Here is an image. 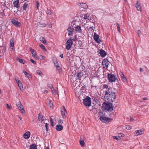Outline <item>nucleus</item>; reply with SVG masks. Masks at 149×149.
I'll return each mask as SVG.
<instances>
[{
    "label": "nucleus",
    "mask_w": 149,
    "mask_h": 149,
    "mask_svg": "<svg viewBox=\"0 0 149 149\" xmlns=\"http://www.w3.org/2000/svg\"><path fill=\"white\" fill-rule=\"evenodd\" d=\"M45 93H48V91L46 90H45L44 91Z\"/></svg>",
    "instance_id": "obj_61"
},
{
    "label": "nucleus",
    "mask_w": 149,
    "mask_h": 149,
    "mask_svg": "<svg viewBox=\"0 0 149 149\" xmlns=\"http://www.w3.org/2000/svg\"><path fill=\"white\" fill-rule=\"evenodd\" d=\"M38 119L39 121H41V122L42 123H44V122L43 121L44 120L43 119V117H42V116L39 115Z\"/></svg>",
    "instance_id": "obj_35"
},
{
    "label": "nucleus",
    "mask_w": 149,
    "mask_h": 149,
    "mask_svg": "<svg viewBox=\"0 0 149 149\" xmlns=\"http://www.w3.org/2000/svg\"><path fill=\"white\" fill-rule=\"evenodd\" d=\"M82 19L89 20L90 19L91 17L88 14H85L82 15Z\"/></svg>",
    "instance_id": "obj_23"
},
{
    "label": "nucleus",
    "mask_w": 149,
    "mask_h": 149,
    "mask_svg": "<svg viewBox=\"0 0 149 149\" xmlns=\"http://www.w3.org/2000/svg\"><path fill=\"white\" fill-rule=\"evenodd\" d=\"M18 61L19 62L21 63H23V60L22 59L19 58L18 60Z\"/></svg>",
    "instance_id": "obj_56"
},
{
    "label": "nucleus",
    "mask_w": 149,
    "mask_h": 149,
    "mask_svg": "<svg viewBox=\"0 0 149 149\" xmlns=\"http://www.w3.org/2000/svg\"><path fill=\"white\" fill-rule=\"evenodd\" d=\"M23 72L24 73V74L29 79H30L31 78V77L30 74L27 72L26 71L23 70Z\"/></svg>",
    "instance_id": "obj_24"
},
{
    "label": "nucleus",
    "mask_w": 149,
    "mask_h": 149,
    "mask_svg": "<svg viewBox=\"0 0 149 149\" xmlns=\"http://www.w3.org/2000/svg\"><path fill=\"white\" fill-rule=\"evenodd\" d=\"M102 87L105 92L104 96H106L107 97L109 95H111L112 93H113V94H115L109 86L106 84H103Z\"/></svg>",
    "instance_id": "obj_1"
},
{
    "label": "nucleus",
    "mask_w": 149,
    "mask_h": 149,
    "mask_svg": "<svg viewBox=\"0 0 149 149\" xmlns=\"http://www.w3.org/2000/svg\"><path fill=\"white\" fill-rule=\"evenodd\" d=\"M63 128V126L61 125H57L56 126V129L57 131L61 130Z\"/></svg>",
    "instance_id": "obj_25"
},
{
    "label": "nucleus",
    "mask_w": 149,
    "mask_h": 149,
    "mask_svg": "<svg viewBox=\"0 0 149 149\" xmlns=\"http://www.w3.org/2000/svg\"><path fill=\"white\" fill-rule=\"evenodd\" d=\"M29 50L32 54L34 52H35L34 49H32L31 47L30 48Z\"/></svg>",
    "instance_id": "obj_50"
},
{
    "label": "nucleus",
    "mask_w": 149,
    "mask_h": 149,
    "mask_svg": "<svg viewBox=\"0 0 149 149\" xmlns=\"http://www.w3.org/2000/svg\"><path fill=\"white\" fill-rule=\"evenodd\" d=\"M63 120H61V119H59L58 121V123L59 125L62 124L63 123Z\"/></svg>",
    "instance_id": "obj_47"
},
{
    "label": "nucleus",
    "mask_w": 149,
    "mask_h": 149,
    "mask_svg": "<svg viewBox=\"0 0 149 149\" xmlns=\"http://www.w3.org/2000/svg\"><path fill=\"white\" fill-rule=\"evenodd\" d=\"M48 99L49 100V101L48 104H49V107L51 108H52L53 105V104L52 102V100L51 99H50V98L49 97L48 98Z\"/></svg>",
    "instance_id": "obj_29"
},
{
    "label": "nucleus",
    "mask_w": 149,
    "mask_h": 149,
    "mask_svg": "<svg viewBox=\"0 0 149 149\" xmlns=\"http://www.w3.org/2000/svg\"><path fill=\"white\" fill-rule=\"evenodd\" d=\"M140 70L141 72H142L143 71V68H140Z\"/></svg>",
    "instance_id": "obj_62"
},
{
    "label": "nucleus",
    "mask_w": 149,
    "mask_h": 149,
    "mask_svg": "<svg viewBox=\"0 0 149 149\" xmlns=\"http://www.w3.org/2000/svg\"><path fill=\"white\" fill-rule=\"evenodd\" d=\"M100 54L101 56L102 57L105 56L106 54V53L103 50H100Z\"/></svg>",
    "instance_id": "obj_28"
},
{
    "label": "nucleus",
    "mask_w": 149,
    "mask_h": 149,
    "mask_svg": "<svg viewBox=\"0 0 149 149\" xmlns=\"http://www.w3.org/2000/svg\"><path fill=\"white\" fill-rule=\"evenodd\" d=\"M44 58V56L42 55H40L38 57V58L37 59H39L40 60H41L43 59Z\"/></svg>",
    "instance_id": "obj_40"
},
{
    "label": "nucleus",
    "mask_w": 149,
    "mask_h": 149,
    "mask_svg": "<svg viewBox=\"0 0 149 149\" xmlns=\"http://www.w3.org/2000/svg\"><path fill=\"white\" fill-rule=\"evenodd\" d=\"M143 99L144 100H148V98L146 97L143 98Z\"/></svg>",
    "instance_id": "obj_63"
},
{
    "label": "nucleus",
    "mask_w": 149,
    "mask_h": 149,
    "mask_svg": "<svg viewBox=\"0 0 149 149\" xmlns=\"http://www.w3.org/2000/svg\"><path fill=\"white\" fill-rule=\"evenodd\" d=\"M36 6L37 8V9H38V7L39 6V3L38 2V1H36Z\"/></svg>",
    "instance_id": "obj_52"
},
{
    "label": "nucleus",
    "mask_w": 149,
    "mask_h": 149,
    "mask_svg": "<svg viewBox=\"0 0 149 149\" xmlns=\"http://www.w3.org/2000/svg\"><path fill=\"white\" fill-rule=\"evenodd\" d=\"M46 13L47 15H51L52 13L50 10H49L48 9H47V11H46Z\"/></svg>",
    "instance_id": "obj_39"
},
{
    "label": "nucleus",
    "mask_w": 149,
    "mask_h": 149,
    "mask_svg": "<svg viewBox=\"0 0 149 149\" xmlns=\"http://www.w3.org/2000/svg\"><path fill=\"white\" fill-rule=\"evenodd\" d=\"M113 137L114 139H116L118 141H120L121 140L120 138H118L116 136H113Z\"/></svg>",
    "instance_id": "obj_44"
},
{
    "label": "nucleus",
    "mask_w": 149,
    "mask_h": 149,
    "mask_svg": "<svg viewBox=\"0 0 149 149\" xmlns=\"http://www.w3.org/2000/svg\"><path fill=\"white\" fill-rule=\"evenodd\" d=\"M75 30L76 31L79 32H80L81 31V27L79 26H77L75 28Z\"/></svg>",
    "instance_id": "obj_32"
},
{
    "label": "nucleus",
    "mask_w": 149,
    "mask_h": 149,
    "mask_svg": "<svg viewBox=\"0 0 149 149\" xmlns=\"http://www.w3.org/2000/svg\"><path fill=\"white\" fill-rule=\"evenodd\" d=\"M28 6V4L25 3L23 5L22 7V8L23 10H25L27 8Z\"/></svg>",
    "instance_id": "obj_36"
},
{
    "label": "nucleus",
    "mask_w": 149,
    "mask_h": 149,
    "mask_svg": "<svg viewBox=\"0 0 149 149\" xmlns=\"http://www.w3.org/2000/svg\"><path fill=\"white\" fill-rule=\"evenodd\" d=\"M100 120L104 123H106L110 121L111 119L108 117L104 116H101L100 118Z\"/></svg>",
    "instance_id": "obj_12"
},
{
    "label": "nucleus",
    "mask_w": 149,
    "mask_h": 149,
    "mask_svg": "<svg viewBox=\"0 0 149 149\" xmlns=\"http://www.w3.org/2000/svg\"><path fill=\"white\" fill-rule=\"evenodd\" d=\"M7 108L8 109H10L12 108V107L10 105H9L8 104H6Z\"/></svg>",
    "instance_id": "obj_45"
},
{
    "label": "nucleus",
    "mask_w": 149,
    "mask_h": 149,
    "mask_svg": "<svg viewBox=\"0 0 149 149\" xmlns=\"http://www.w3.org/2000/svg\"><path fill=\"white\" fill-rule=\"evenodd\" d=\"M54 65L57 70H59L60 69V68L59 66V65L58 62L55 63Z\"/></svg>",
    "instance_id": "obj_38"
},
{
    "label": "nucleus",
    "mask_w": 149,
    "mask_h": 149,
    "mask_svg": "<svg viewBox=\"0 0 149 149\" xmlns=\"http://www.w3.org/2000/svg\"><path fill=\"white\" fill-rule=\"evenodd\" d=\"M11 22L14 25L17 27H20L21 25L20 22L15 19H12Z\"/></svg>",
    "instance_id": "obj_14"
},
{
    "label": "nucleus",
    "mask_w": 149,
    "mask_h": 149,
    "mask_svg": "<svg viewBox=\"0 0 149 149\" xmlns=\"http://www.w3.org/2000/svg\"><path fill=\"white\" fill-rule=\"evenodd\" d=\"M124 134L122 133H120L118 134V136L119 138L120 137H124Z\"/></svg>",
    "instance_id": "obj_49"
},
{
    "label": "nucleus",
    "mask_w": 149,
    "mask_h": 149,
    "mask_svg": "<svg viewBox=\"0 0 149 149\" xmlns=\"http://www.w3.org/2000/svg\"><path fill=\"white\" fill-rule=\"evenodd\" d=\"M29 149H37V146L35 144H32L29 146Z\"/></svg>",
    "instance_id": "obj_30"
},
{
    "label": "nucleus",
    "mask_w": 149,
    "mask_h": 149,
    "mask_svg": "<svg viewBox=\"0 0 149 149\" xmlns=\"http://www.w3.org/2000/svg\"><path fill=\"white\" fill-rule=\"evenodd\" d=\"M100 99L95 97L94 99V108L97 109L100 107L101 105Z\"/></svg>",
    "instance_id": "obj_4"
},
{
    "label": "nucleus",
    "mask_w": 149,
    "mask_h": 149,
    "mask_svg": "<svg viewBox=\"0 0 149 149\" xmlns=\"http://www.w3.org/2000/svg\"><path fill=\"white\" fill-rule=\"evenodd\" d=\"M136 136H138L139 135H141L143 134V131L142 130H136L135 131Z\"/></svg>",
    "instance_id": "obj_27"
},
{
    "label": "nucleus",
    "mask_w": 149,
    "mask_h": 149,
    "mask_svg": "<svg viewBox=\"0 0 149 149\" xmlns=\"http://www.w3.org/2000/svg\"><path fill=\"white\" fill-rule=\"evenodd\" d=\"M61 115L62 118L65 119V113H66V111L65 107L63 106H62L61 109Z\"/></svg>",
    "instance_id": "obj_15"
},
{
    "label": "nucleus",
    "mask_w": 149,
    "mask_h": 149,
    "mask_svg": "<svg viewBox=\"0 0 149 149\" xmlns=\"http://www.w3.org/2000/svg\"><path fill=\"white\" fill-rule=\"evenodd\" d=\"M60 57L61 58H63V54H61L60 55Z\"/></svg>",
    "instance_id": "obj_64"
},
{
    "label": "nucleus",
    "mask_w": 149,
    "mask_h": 149,
    "mask_svg": "<svg viewBox=\"0 0 149 149\" xmlns=\"http://www.w3.org/2000/svg\"><path fill=\"white\" fill-rule=\"evenodd\" d=\"M48 86L51 89L53 88V87L52 85H50V86Z\"/></svg>",
    "instance_id": "obj_60"
},
{
    "label": "nucleus",
    "mask_w": 149,
    "mask_h": 149,
    "mask_svg": "<svg viewBox=\"0 0 149 149\" xmlns=\"http://www.w3.org/2000/svg\"><path fill=\"white\" fill-rule=\"evenodd\" d=\"M113 106L111 103L104 102L102 104V109L109 111H111L113 110Z\"/></svg>",
    "instance_id": "obj_2"
},
{
    "label": "nucleus",
    "mask_w": 149,
    "mask_h": 149,
    "mask_svg": "<svg viewBox=\"0 0 149 149\" xmlns=\"http://www.w3.org/2000/svg\"><path fill=\"white\" fill-rule=\"evenodd\" d=\"M137 33L138 34V36L139 37H140L141 36V31H140V30H138L137 31Z\"/></svg>",
    "instance_id": "obj_51"
},
{
    "label": "nucleus",
    "mask_w": 149,
    "mask_h": 149,
    "mask_svg": "<svg viewBox=\"0 0 149 149\" xmlns=\"http://www.w3.org/2000/svg\"><path fill=\"white\" fill-rule=\"evenodd\" d=\"M30 61L34 64H36V62L32 59H31Z\"/></svg>",
    "instance_id": "obj_54"
},
{
    "label": "nucleus",
    "mask_w": 149,
    "mask_h": 149,
    "mask_svg": "<svg viewBox=\"0 0 149 149\" xmlns=\"http://www.w3.org/2000/svg\"><path fill=\"white\" fill-rule=\"evenodd\" d=\"M84 139L83 136L80 137V139L79 141V143L81 147H83L85 145V143L84 142Z\"/></svg>",
    "instance_id": "obj_20"
},
{
    "label": "nucleus",
    "mask_w": 149,
    "mask_h": 149,
    "mask_svg": "<svg viewBox=\"0 0 149 149\" xmlns=\"http://www.w3.org/2000/svg\"><path fill=\"white\" fill-rule=\"evenodd\" d=\"M78 5L81 8H87L88 7V6L86 3H78Z\"/></svg>",
    "instance_id": "obj_19"
},
{
    "label": "nucleus",
    "mask_w": 149,
    "mask_h": 149,
    "mask_svg": "<svg viewBox=\"0 0 149 149\" xmlns=\"http://www.w3.org/2000/svg\"><path fill=\"white\" fill-rule=\"evenodd\" d=\"M56 60H57V59L55 57H53V61L54 62H55Z\"/></svg>",
    "instance_id": "obj_57"
},
{
    "label": "nucleus",
    "mask_w": 149,
    "mask_h": 149,
    "mask_svg": "<svg viewBox=\"0 0 149 149\" xmlns=\"http://www.w3.org/2000/svg\"><path fill=\"white\" fill-rule=\"evenodd\" d=\"M30 133L29 132H27L24 135V137L26 139H28L30 137Z\"/></svg>",
    "instance_id": "obj_21"
},
{
    "label": "nucleus",
    "mask_w": 149,
    "mask_h": 149,
    "mask_svg": "<svg viewBox=\"0 0 149 149\" xmlns=\"http://www.w3.org/2000/svg\"><path fill=\"white\" fill-rule=\"evenodd\" d=\"M67 31L68 36H71L72 35L73 31V28L72 25L68 27L67 29Z\"/></svg>",
    "instance_id": "obj_13"
},
{
    "label": "nucleus",
    "mask_w": 149,
    "mask_h": 149,
    "mask_svg": "<svg viewBox=\"0 0 149 149\" xmlns=\"http://www.w3.org/2000/svg\"><path fill=\"white\" fill-rule=\"evenodd\" d=\"M40 47L42 49L44 50V51H46V49L45 47L42 44H41L40 45Z\"/></svg>",
    "instance_id": "obj_42"
},
{
    "label": "nucleus",
    "mask_w": 149,
    "mask_h": 149,
    "mask_svg": "<svg viewBox=\"0 0 149 149\" xmlns=\"http://www.w3.org/2000/svg\"><path fill=\"white\" fill-rule=\"evenodd\" d=\"M19 0L15 1L13 3L14 7L17 8H18L19 7Z\"/></svg>",
    "instance_id": "obj_22"
},
{
    "label": "nucleus",
    "mask_w": 149,
    "mask_h": 149,
    "mask_svg": "<svg viewBox=\"0 0 149 149\" xmlns=\"http://www.w3.org/2000/svg\"><path fill=\"white\" fill-rule=\"evenodd\" d=\"M113 94V93H112L111 95H109L107 97L106 96H104V99L106 102L111 103L115 100L116 99L115 94Z\"/></svg>",
    "instance_id": "obj_3"
},
{
    "label": "nucleus",
    "mask_w": 149,
    "mask_h": 149,
    "mask_svg": "<svg viewBox=\"0 0 149 149\" xmlns=\"http://www.w3.org/2000/svg\"><path fill=\"white\" fill-rule=\"evenodd\" d=\"M14 46V42L13 40H11L10 41V48L13 49Z\"/></svg>",
    "instance_id": "obj_31"
},
{
    "label": "nucleus",
    "mask_w": 149,
    "mask_h": 149,
    "mask_svg": "<svg viewBox=\"0 0 149 149\" xmlns=\"http://www.w3.org/2000/svg\"><path fill=\"white\" fill-rule=\"evenodd\" d=\"M132 127L129 125H126V128L127 130H130L132 129Z\"/></svg>",
    "instance_id": "obj_43"
},
{
    "label": "nucleus",
    "mask_w": 149,
    "mask_h": 149,
    "mask_svg": "<svg viewBox=\"0 0 149 149\" xmlns=\"http://www.w3.org/2000/svg\"><path fill=\"white\" fill-rule=\"evenodd\" d=\"M94 40L98 44H100L101 42L100 39L99 38V36L96 33H94Z\"/></svg>",
    "instance_id": "obj_10"
},
{
    "label": "nucleus",
    "mask_w": 149,
    "mask_h": 149,
    "mask_svg": "<svg viewBox=\"0 0 149 149\" xmlns=\"http://www.w3.org/2000/svg\"><path fill=\"white\" fill-rule=\"evenodd\" d=\"M136 7L137 10L141 11L142 10L141 6H140V3L139 1L137 2L136 5Z\"/></svg>",
    "instance_id": "obj_18"
},
{
    "label": "nucleus",
    "mask_w": 149,
    "mask_h": 149,
    "mask_svg": "<svg viewBox=\"0 0 149 149\" xmlns=\"http://www.w3.org/2000/svg\"><path fill=\"white\" fill-rule=\"evenodd\" d=\"M40 40L42 42L45 44L46 43V41L45 39L43 37H41L40 38Z\"/></svg>",
    "instance_id": "obj_33"
},
{
    "label": "nucleus",
    "mask_w": 149,
    "mask_h": 149,
    "mask_svg": "<svg viewBox=\"0 0 149 149\" xmlns=\"http://www.w3.org/2000/svg\"><path fill=\"white\" fill-rule=\"evenodd\" d=\"M73 44L72 39H69L66 42L65 48L67 50H69L71 48Z\"/></svg>",
    "instance_id": "obj_6"
},
{
    "label": "nucleus",
    "mask_w": 149,
    "mask_h": 149,
    "mask_svg": "<svg viewBox=\"0 0 149 149\" xmlns=\"http://www.w3.org/2000/svg\"><path fill=\"white\" fill-rule=\"evenodd\" d=\"M117 26L118 30V31L119 32H120V25L119 24H117Z\"/></svg>",
    "instance_id": "obj_46"
},
{
    "label": "nucleus",
    "mask_w": 149,
    "mask_h": 149,
    "mask_svg": "<svg viewBox=\"0 0 149 149\" xmlns=\"http://www.w3.org/2000/svg\"><path fill=\"white\" fill-rule=\"evenodd\" d=\"M48 124L47 123H46L45 125V127L46 129V130L47 131H48Z\"/></svg>",
    "instance_id": "obj_53"
},
{
    "label": "nucleus",
    "mask_w": 149,
    "mask_h": 149,
    "mask_svg": "<svg viewBox=\"0 0 149 149\" xmlns=\"http://www.w3.org/2000/svg\"><path fill=\"white\" fill-rule=\"evenodd\" d=\"M15 79L18 85V86L20 91H21L23 92L24 90V89L23 85L22 82L20 81L19 78H15Z\"/></svg>",
    "instance_id": "obj_9"
},
{
    "label": "nucleus",
    "mask_w": 149,
    "mask_h": 149,
    "mask_svg": "<svg viewBox=\"0 0 149 149\" xmlns=\"http://www.w3.org/2000/svg\"><path fill=\"white\" fill-rule=\"evenodd\" d=\"M33 57L35 59H38V56L37 55V54L36 52H34L32 54Z\"/></svg>",
    "instance_id": "obj_34"
},
{
    "label": "nucleus",
    "mask_w": 149,
    "mask_h": 149,
    "mask_svg": "<svg viewBox=\"0 0 149 149\" xmlns=\"http://www.w3.org/2000/svg\"><path fill=\"white\" fill-rule=\"evenodd\" d=\"M50 122L51 125L52 126L55 125L56 120L54 116H52L50 118Z\"/></svg>",
    "instance_id": "obj_17"
},
{
    "label": "nucleus",
    "mask_w": 149,
    "mask_h": 149,
    "mask_svg": "<svg viewBox=\"0 0 149 149\" xmlns=\"http://www.w3.org/2000/svg\"><path fill=\"white\" fill-rule=\"evenodd\" d=\"M17 105L18 109L20 111V112L22 114H25V111L24 109V108L20 102H18L17 104Z\"/></svg>",
    "instance_id": "obj_7"
},
{
    "label": "nucleus",
    "mask_w": 149,
    "mask_h": 149,
    "mask_svg": "<svg viewBox=\"0 0 149 149\" xmlns=\"http://www.w3.org/2000/svg\"><path fill=\"white\" fill-rule=\"evenodd\" d=\"M55 93H57V95L58 94V90L57 88L55 90Z\"/></svg>",
    "instance_id": "obj_58"
},
{
    "label": "nucleus",
    "mask_w": 149,
    "mask_h": 149,
    "mask_svg": "<svg viewBox=\"0 0 149 149\" xmlns=\"http://www.w3.org/2000/svg\"><path fill=\"white\" fill-rule=\"evenodd\" d=\"M83 75V73L82 72H81L78 73H77V79L80 80L81 79V77Z\"/></svg>",
    "instance_id": "obj_26"
},
{
    "label": "nucleus",
    "mask_w": 149,
    "mask_h": 149,
    "mask_svg": "<svg viewBox=\"0 0 149 149\" xmlns=\"http://www.w3.org/2000/svg\"><path fill=\"white\" fill-rule=\"evenodd\" d=\"M108 77L109 81L111 82H115L116 79L115 76L113 74H109Z\"/></svg>",
    "instance_id": "obj_8"
},
{
    "label": "nucleus",
    "mask_w": 149,
    "mask_h": 149,
    "mask_svg": "<svg viewBox=\"0 0 149 149\" xmlns=\"http://www.w3.org/2000/svg\"><path fill=\"white\" fill-rule=\"evenodd\" d=\"M55 89L54 88H53L51 89V90L53 93H55Z\"/></svg>",
    "instance_id": "obj_59"
},
{
    "label": "nucleus",
    "mask_w": 149,
    "mask_h": 149,
    "mask_svg": "<svg viewBox=\"0 0 149 149\" xmlns=\"http://www.w3.org/2000/svg\"><path fill=\"white\" fill-rule=\"evenodd\" d=\"M84 104L86 107H89L91 104V98L88 97H86V98L83 100Z\"/></svg>",
    "instance_id": "obj_5"
},
{
    "label": "nucleus",
    "mask_w": 149,
    "mask_h": 149,
    "mask_svg": "<svg viewBox=\"0 0 149 149\" xmlns=\"http://www.w3.org/2000/svg\"><path fill=\"white\" fill-rule=\"evenodd\" d=\"M119 74L120 76L121 77H123L124 76V74H123V72H120Z\"/></svg>",
    "instance_id": "obj_55"
},
{
    "label": "nucleus",
    "mask_w": 149,
    "mask_h": 149,
    "mask_svg": "<svg viewBox=\"0 0 149 149\" xmlns=\"http://www.w3.org/2000/svg\"><path fill=\"white\" fill-rule=\"evenodd\" d=\"M40 26L41 27H45L46 26L45 24L42 23H41L40 24Z\"/></svg>",
    "instance_id": "obj_48"
},
{
    "label": "nucleus",
    "mask_w": 149,
    "mask_h": 149,
    "mask_svg": "<svg viewBox=\"0 0 149 149\" xmlns=\"http://www.w3.org/2000/svg\"><path fill=\"white\" fill-rule=\"evenodd\" d=\"M36 72L37 73V74H38L39 75L41 76V75H42V72L41 71H40L39 70H36Z\"/></svg>",
    "instance_id": "obj_41"
},
{
    "label": "nucleus",
    "mask_w": 149,
    "mask_h": 149,
    "mask_svg": "<svg viewBox=\"0 0 149 149\" xmlns=\"http://www.w3.org/2000/svg\"><path fill=\"white\" fill-rule=\"evenodd\" d=\"M93 26L89 27L88 29V33L89 37H91L93 35Z\"/></svg>",
    "instance_id": "obj_16"
},
{
    "label": "nucleus",
    "mask_w": 149,
    "mask_h": 149,
    "mask_svg": "<svg viewBox=\"0 0 149 149\" xmlns=\"http://www.w3.org/2000/svg\"><path fill=\"white\" fill-rule=\"evenodd\" d=\"M102 65L104 68H107L110 62L107 59H104L102 61Z\"/></svg>",
    "instance_id": "obj_11"
},
{
    "label": "nucleus",
    "mask_w": 149,
    "mask_h": 149,
    "mask_svg": "<svg viewBox=\"0 0 149 149\" xmlns=\"http://www.w3.org/2000/svg\"><path fill=\"white\" fill-rule=\"evenodd\" d=\"M122 81L124 82H127V80L126 77L125 76L121 77Z\"/></svg>",
    "instance_id": "obj_37"
}]
</instances>
